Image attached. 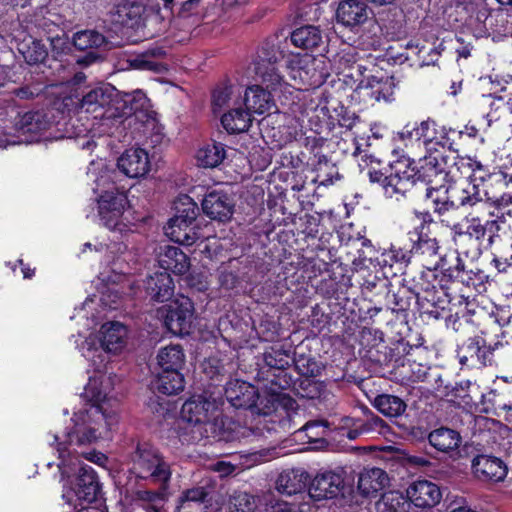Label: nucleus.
<instances>
[{"instance_id":"c9c22d12","label":"nucleus","mask_w":512,"mask_h":512,"mask_svg":"<svg viewBox=\"0 0 512 512\" xmlns=\"http://www.w3.org/2000/svg\"><path fill=\"white\" fill-rule=\"evenodd\" d=\"M157 360L162 371L172 369L180 371L184 364L185 355L180 345L172 344L159 350Z\"/></svg>"},{"instance_id":"72a5a7b5","label":"nucleus","mask_w":512,"mask_h":512,"mask_svg":"<svg viewBox=\"0 0 512 512\" xmlns=\"http://www.w3.org/2000/svg\"><path fill=\"white\" fill-rule=\"evenodd\" d=\"M171 476V466L162 456L157 459L155 463L151 464L147 468V471H144L138 477L144 480H148L160 487L168 488Z\"/></svg>"},{"instance_id":"13d9d810","label":"nucleus","mask_w":512,"mask_h":512,"mask_svg":"<svg viewBox=\"0 0 512 512\" xmlns=\"http://www.w3.org/2000/svg\"><path fill=\"white\" fill-rule=\"evenodd\" d=\"M14 96L19 99H30L34 96V93L27 86L9 89L8 97L4 98L3 101L6 104V107L11 108L12 111H15L16 109V104L13 98Z\"/></svg>"},{"instance_id":"4468645a","label":"nucleus","mask_w":512,"mask_h":512,"mask_svg":"<svg viewBox=\"0 0 512 512\" xmlns=\"http://www.w3.org/2000/svg\"><path fill=\"white\" fill-rule=\"evenodd\" d=\"M427 216L428 214H422L420 224L417 225L413 231H410L408 235L412 243L409 252L416 256L429 259L437 256L439 246L437 240L431 237L427 232Z\"/></svg>"},{"instance_id":"79ce46f5","label":"nucleus","mask_w":512,"mask_h":512,"mask_svg":"<svg viewBox=\"0 0 512 512\" xmlns=\"http://www.w3.org/2000/svg\"><path fill=\"white\" fill-rule=\"evenodd\" d=\"M166 51L159 46L151 47L133 58L131 66L141 70L159 71L161 64L158 60L164 58Z\"/></svg>"},{"instance_id":"338daca9","label":"nucleus","mask_w":512,"mask_h":512,"mask_svg":"<svg viewBox=\"0 0 512 512\" xmlns=\"http://www.w3.org/2000/svg\"><path fill=\"white\" fill-rule=\"evenodd\" d=\"M361 434H364V431H362L361 423H356V426H354L353 428H350L342 432V435L346 436L350 440H355Z\"/></svg>"},{"instance_id":"c03bdc74","label":"nucleus","mask_w":512,"mask_h":512,"mask_svg":"<svg viewBox=\"0 0 512 512\" xmlns=\"http://www.w3.org/2000/svg\"><path fill=\"white\" fill-rule=\"evenodd\" d=\"M174 222L194 223L198 215V206L188 195H181L174 202Z\"/></svg>"},{"instance_id":"e433bc0d","label":"nucleus","mask_w":512,"mask_h":512,"mask_svg":"<svg viewBox=\"0 0 512 512\" xmlns=\"http://www.w3.org/2000/svg\"><path fill=\"white\" fill-rule=\"evenodd\" d=\"M373 406L384 416L393 418L401 416L406 408V403L398 396L381 394L374 398Z\"/></svg>"},{"instance_id":"bf43d9fd","label":"nucleus","mask_w":512,"mask_h":512,"mask_svg":"<svg viewBox=\"0 0 512 512\" xmlns=\"http://www.w3.org/2000/svg\"><path fill=\"white\" fill-rule=\"evenodd\" d=\"M65 133L61 136L63 138H79L85 136L88 132V128L80 123L78 118H71L65 123Z\"/></svg>"},{"instance_id":"20e7f679","label":"nucleus","mask_w":512,"mask_h":512,"mask_svg":"<svg viewBox=\"0 0 512 512\" xmlns=\"http://www.w3.org/2000/svg\"><path fill=\"white\" fill-rule=\"evenodd\" d=\"M181 419L185 422L182 428L189 433L188 441L196 442L204 438L223 440V421L216 399L203 395L193 396L184 402Z\"/></svg>"},{"instance_id":"09e8293b","label":"nucleus","mask_w":512,"mask_h":512,"mask_svg":"<svg viewBox=\"0 0 512 512\" xmlns=\"http://www.w3.org/2000/svg\"><path fill=\"white\" fill-rule=\"evenodd\" d=\"M292 360L290 352L282 348L271 347L264 353L265 364L277 370H285Z\"/></svg>"},{"instance_id":"f257e3e1","label":"nucleus","mask_w":512,"mask_h":512,"mask_svg":"<svg viewBox=\"0 0 512 512\" xmlns=\"http://www.w3.org/2000/svg\"><path fill=\"white\" fill-rule=\"evenodd\" d=\"M109 381L110 377L105 376H101L99 380L97 378L90 379L84 389V396L92 403L84 410L74 414L73 427L65 432L63 440L58 435L53 436V444H56L60 460L57 466L62 479L70 477L80 464L68 446L95 443L99 439L107 437L109 431L117 423L116 411H108L106 408V402L109 401L107 391Z\"/></svg>"},{"instance_id":"37998d69","label":"nucleus","mask_w":512,"mask_h":512,"mask_svg":"<svg viewBox=\"0 0 512 512\" xmlns=\"http://www.w3.org/2000/svg\"><path fill=\"white\" fill-rule=\"evenodd\" d=\"M225 158V149L221 143H210L204 145L197 152L196 159L199 165L205 168L218 166Z\"/></svg>"},{"instance_id":"1a4fd4ad","label":"nucleus","mask_w":512,"mask_h":512,"mask_svg":"<svg viewBox=\"0 0 512 512\" xmlns=\"http://www.w3.org/2000/svg\"><path fill=\"white\" fill-rule=\"evenodd\" d=\"M281 58V52L275 46L265 45L261 47L254 61L255 75L271 91H282L287 85L277 68V62Z\"/></svg>"},{"instance_id":"2f4dec72","label":"nucleus","mask_w":512,"mask_h":512,"mask_svg":"<svg viewBox=\"0 0 512 512\" xmlns=\"http://www.w3.org/2000/svg\"><path fill=\"white\" fill-rule=\"evenodd\" d=\"M164 230L167 237L182 245L190 246L199 239V233L196 231L193 223L174 222V219L171 218L164 227Z\"/></svg>"},{"instance_id":"bb28decb","label":"nucleus","mask_w":512,"mask_h":512,"mask_svg":"<svg viewBox=\"0 0 512 512\" xmlns=\"http://www.w3.org/2000/svg\"><path fill=\"white\" fill-rule=\"evenodd\" d=\"M271 90L267 91L259 85L249 87L245 92L244 104L251 113H271L276 109Z\"/></svg>"},{"instance_id":"cd10ccee","label":"nucleus","mask_w":512,"mask_h":512,"mask_svg":"<svg viewBox=\"0 0 512 512\" xmlns=\"http://www.w3.org/2000/svg\"><path fill=\"white\" fill-rule=\"evenodd\" d=\"M309 480L308 473L302 469L284 470L277 478V490L286 495H293L303 491Z\"/></svg>"},{"instance_id":"69168bd1","label":"nucleus","mask_w":512,"mask_h":512,"mask_svg":"<svg viewBox=\"0 0 512 512\" xmlns=\"http://www.w3.org/2000/svg\"><path fill=\"white\" fill-rule=\"evenodd\" d=\"M85 458L99 466H104L107 462V457L101 452H90L85 455Z\"/></svg>"},{"instance_id":"c756f323","label":"nucleus","mask_w":512,"mask_h":512,"mask_svg":"<svg viewBox=\"0 0 512 512\" xmlns=\"http://www.w3.org/2000/svg\"><path fill=\"white\" fill-rule=\"evenodd\" d=\"M162 457L159 451L148 442H138L131 454L132 471L138 477L147 468Z\"/></svg>"},{"instance_id":"393cba45","label":"nucleus","mask_w":512,"mask_h":512,"mask_svg":"<svg viewBox=\"0 0 512 512\" xmlns=\"http://www.w3.org/2000/svg\"><path fill=\"white\" fill-rule=\"evenodd\" d=\"M483 20V26L487 33L493 38H501L512 34V13L503 10H496L489 14L479 11L477 18Z\"/></svg>"},{"instance_id":"dca6fc26","label":"nucleus","mask_w":512,"mask_h":512,"mask_svg":"<svg viewBox=\"0 0 512 512\" xmlns=\"http://www.w3.org/2000/svg\"><path fill=\"white\" fill-rule=\"evenodd\" d=\"M472 469L479 480L493 482L503 481L508 472L506 464L500 458L484 454L472 460Z\"/></svg>"},{"instance_id":"5fc2aeb1","label":"nucleus","mask_w":512,"mask_h":512,"mask_svg":"<svg viewBox=\"0 0 512 512\" xmlns=\"http://www.w3.org/2000/svg\"><path fill=\"white\" fill-rule=\"evenodd\" d=\"M329 429V422L326 420H313L307 422L302 428L310 442L316 441L325 436L326 431Z\"/></svg>"},{"instance_id":"603ef678","label":"nucleus","mask_w":512,"mask_h":512,"mask_svg":"<svg viewBox=\"0 0 512 512\" xmlns=\"http://www.w3.org/2000/svg\"><path fill=\"white\" fill-rule=\"evenodd\" d=\"M211 494V489L208 487H194L182 493L180 497L179 509H185L190 502L204 503L207 502Z\"/></svg>"},{"instance_id":"4be33fe9","label":"nucleus","mask_w":512,"mask_h":512,"mask_svg":"<svg viewBox=\"0 0 512 512\" xmlns=\"http://www.w3.org/2000/svg\"><path fill=\"white\" fill-rule=\"evenodd\" d=\"M146 292L151 300L165 302L174 295V282L168 272H155L145 281Z\"/></svg>"},{"instance_id":"7ed1b4c3","label":"nucleus","mask_w":512,"mask_h":512,"mask_svg":"<svg viewBox=\"0 0 512 512\" xmlns=\"http://www.w3.org/2000/svg\"><path fill=\"white\" fill-rule=\"evenodd\" d=\"M431 191L428 197L433 203L434 212L438 214L440 221L450 227L455 236H468L478 242L487 238L490 245L493 244L500 233L501 221L488 216L487 211H471L465 216L466 225L457 222L459 218L458 208L454 201L447 198L434 197Z\"/></svg>"},{"instance_id":"3c124183","label":"nucleus","mask_w":512,"mask_h":512,"mask_svg":"<svg viewBox=\"0 0 512 512\" xmlns=\"http://www.w3.org/2000/svg\"><path fill=\"white\" fill-rule=\"evenodd\" d=\"M255 507V498L243 491L235 492L229 501L230 512H252Z\"/></svg>"},{"instance_id":"4d7b16f0","label":"nucleus","mask_w":512,"mask_h":512,"mask_svg":"<svg viewBox=\"0 0 512 512\" xmlns=\"http://www.w3.org/2000/svg\"><path fill=\"white\" fill-rule=\"evenodd\" d=\"M146 102V95L141 90H135L131 93H125L124 104L129 105V107H126L129 111L124 112V114H129L139 109H142L145 106Z\"/></svg>"},{"instance_id":"a211bd4d","label":"nucleus","mask_w":512,"mask_h":512,"mask_svg":"<svg viewBox=\"0 0 512 512\" xmlns=\"http://www.w3.org/2000/svg\"><path fill=\"white\" fill-rule=\"evenodd\" d=\"M371 14V10L362 0H341L336 10L339 23L347 27L364 24Z\"/></svg>"},{"instance_id":"f704fd0d","label":"nucleus","mask_w":512,"mask_h":512,"mask_svg":"<svg viewBox=\"0 0 512 512\" xmlns=\"http://www.w3.org/2000/svg\"><path fill=\"white\" fill-rule=\"evenodd\" d=\"M155 388L163 394L174 395L184 389V378L178 370H167L158 373L154 382Z\"/></svg>"},{"instance_id":"39448f33","label":"nucleus","mask_w":512,"mask_h":512,"mask_svg":"<svg viewBox=\"0 0 512 512\" xmlns=\"http://www.w3.org/2000/svg\"><path fill=\"white\" fill-rule=\"evenodd\" d=\"M112 179L111 173L107 170L96 178L95 192L100 191L98 199V212L103 224L110 230H122V215L128 204L127 197L123 191H120L114 184L107 190H102L109 185Z\"/></svg>"},{"instance_id":"aec40b11","label":"nucleus","mask_w":512,"mask_h":512,"mask_svg":"<svg viewBox=\"0 0 512 512\" xmlns=\"http://www.w3.org/2000/svg\"><path fill=\"white\" fill-rule=\"evenodd\" d=\"M358 88L369 89L371 99L380 102H391L394 100L396 82L394 77H377L370 75L364 79H359Z\"/></svg>"},{"instance_id":"ea45409f","label":"nucleus","mask_w":512,"mask_h":512,"mask_svg":"<svg viewBox=\"0 0 512 512\" xmlns=\"http://www.w3.org/2000/svg\"><path fill=\"white\" fill-rule=\"evenodd\" d=\"M241 91L233 86L216 88L212 95V107L214 113L221 112L224 108L239 104L241 102Z\"/></svg>"},{"instance_id":"c85d7f7f","label":"nucleus","mask_w":512,"mask_h":512,"mask_svg":"<svg viewBox=\"0 0 512 512\" xmlns=\"http://www.w3.org/2000/svg\"><path fill=\"white\" fill-rule=\"evenodd\" d=\"M221 123L229 133H242L249 129L252 118L251 112L242 108V101L231 108L221 117Z\"/></svg>"},{"instance_id":"9d476101","label":"nucleus","mask_w":512,"mask_h":512,"mask_svg":"<svg viewBox=\"0 0 512 512\" xmlns=\"http://www.w3.org/2000/svg\"><path fill=\"white\" fill-rule=\"evenodd\" d=\"M113 94L114 88L110 85L95 87L83 96L80 108L92 114L94 119H114L118 115L117 108L111 105Z\"/></svg>"},{"instance_id":"ddd939ff","label":"nucleus","mask_w":512,"mask_h":512,"mask_svg":"<svg viewBox=\"0 0 512 512\" xmlns=\"http://www.w3.org/2000/svg\"><path fill=\"white\" fill-rule=\"evenodd\" d=\"M406 495L410 504L418 508L434 507L442 498V492L439 486L428 480L413 482L407 488Z\"/></svg>"},{"instance_id":"8fccbe9b","label":"nucleus","mask_w":512,"mask_h":512,"mask_svg":"<svg viewBox=\"0 0 512 512\" xmlns=\"http://www.w3.org/2000/svg\"><path fill=\"white\" fill-rule=\"evenodd\" d=\"M300 63H304L299 67V77L303 82H309L310 85H319L323 82V75L316 72L319 64L316 59L306 57Z\"/></svg>"},{"instance_id":"0eeeda50","label":"nucleus","mask_w":512,"mask_h":512,"mask_svg":"<svg viewBox=\"0 0 512 512\" xmlns=\"http://www.w3.org/2000/svg\"><path fill=\"white\" fill-rule=\"evenodd\" d=\"M505 349L501 340L487 341L481 336L467 339L458 349L459 362L463 366L493 365Z\"/></svg>"},{"instance_id":"5701e85b","label":"nucleus","mask_w":512,"mask_h":512,"mask_svg":"<svg viewBox=\"0 0 512 512\" xmlns=\"http://www.w3.org/2000/svg\"><path fill=\"white\" fill-rule=\"evenodd\" d=\"M127 329L120 322H108L100 330V342L106 352L118 353L126 345Z\"/></svg>"},{"instance_id":"a18cd8bd","label":"nucleus","mask_w":512,"mask_h":512,"mask_svg":"<svg viewBox=\"0 0 512 512\" xmlns=\"http://www.w3.org/2000/svg\"><path fill=\"white\" fill-rule=\"evenodd\" d=\"M488 216H493L494 220L501 221L500 232L506 228L512 227V196H502L495 201L494 210L487 211Z\"/></svg>"},{"instance_id":"f3484780","label":"nucleus","mask_w":512,"mask_h":512,"mask_svg":"<svg viewBox=\"0 0 512 512\" xmlns=\"http://www.w3.org/2000/svg\"><path fill=\"white\" fill-rule=\"evenodd\" d=\"M117 166L130 178L145 176L150 170L148 153L142 148L128 149L119 157Z\"/></svg>"},{"instance_id":"6e6d98bb","label":"nucleus","mask_w":512,"mask_h":512,"mask_svg":"<svg viewBox=\"0 0 512 512\" xmlns=\"http://www.w3.org/2000/svg\"><path fill=\"white\" fill-rule=\"evenodd\" d=\"M361 427L364 433H377L384 435L388 431L387 423L379 416L371 414L365 421L361 420Z\"/></svg>"},{"instance_id":"423d86ee","label":"nucleus","mask_w":512,"mask_h":512,"mask_svg":"<svg viewBox=\"0 0 512 512\" xmlns=\"http://www.w3.org/2000/svg\"><path fill=\"white\" fill-rule=\"evenodd\" d=\"M225 396L235 408L251 409L253 413L263 416V419L259 418L253 430L255 434L263 435L264 429L268 432L274 429L269 427L266 421V416L274 410V403L271 402L270 405L261 408L263 400H260L257 389L253 385L240 380L230 381L225 388Z\"/></svg>"},{"instance_id":"49530a36","label":"nucleus","mask_w":512,"mask_h":512,"mask_svg":"<svg viewBox=\"0 0 512 512\" xmlns=\"http://www.w3.org/2000/svg\"><path fill=\"white\" fill-rule=\"evenodd\" d=\"M105 42V37L95 30L78 31L73 36V44L78 50L99 48Z\"/></svg>"},{"instance_id":"6ab92c4d","label":"nucleus","mask_w":512,"mask_h":512,"mask_svg":"<svg viewBox=\"0 0 512 512\" xmlns=\"http://www.w3.org/2000/svg\"><path fill=\"white\" fill-rule=\"evenodd\" d=\"M202 209L209 218L224 222L232 217L234 202L228 194L212 191L203 199Z\"/></svg>"},{"instance_id":"052dcab7","label":"nucleus","mask_w":512,"mask_h":512,"mask_svg":"<svg viewBox=\"0 0 512 512\" xmlns=\"http://www.w3.org/2000/svg\"><path fill=\"white\" fill-rule=\"evenodd\" d=\"M386 300L388 308L393 312L405 311L409 307V301L400 295V291H389Z\"/></svg>"},{"instance_id":"f8f14e48","label":"nucleus","mask_w":512,"mask_h":512,"mask_svg":"<svg viewBox=\"0 0 512 512\" xmlns=\"http://www.w3.org/2000/svg\"><path fill=\"white\" fill-rule=\"evenodd\" d=\"M11 36L17 43V49L29 65L43 62L48 51L46 46L40 41L27 35L20 22L12 23Z\"/></svg>"},{"instance_id":"de8ad7c7","label":"nucleus","mask_w":512,"mask_h":512,"mask_svg":"<svg viewBox=\"0 0 512 512\" xmlns=\"http://www.w3.org/2000/svg\"><path fill=\"white\" fill-rule=\"evenodd\" d=\"M144 8L140 4L125 3L117 7V21L124 26L134 27L141 19Z\"/></svg>"},{"instance_id":"9b49d317","label":"nucleus","mask_w":512,"mask_h":512,"mask_svg":"<svg viewBox=\"0 0 512 512\" xmlns=\"http://www.w3.org/2000/svg\"><path fill=\"white\" fill-rule=\"evenodd\" d=\"M454 203L462 207H471L473 211H488L491 208L487 192L482 190L474 181L467 179L461 181L458 186L452 189Z\"/></svg>"},{"instance_id":"864d4df0","label":"nucleus","mask_w":512,"mask_h":512,"mask_svg":"<svg viewBox=\"0 0 512 512\" xmlns=\"http://www.w3.org/2000/svg\"><path fill=\"white\" fill-rule=\"evenodd\" d=\"M294 362L297 371L303 376L315 377L320 374V366L313 358L299 356Z\"/></svg>"},{"instance_id":"0e129e2a","label":"nucleus","mask_w":512,"mask_h":512,"mask_svg":"<svg viewBox=\"0 0 512 512\" xmlns=\"http://www.w3.org/2000/svg\"><path fill=\"white\" fill-rule=\"evenodd\" d=\"M269 512H303L297 504L277 502L271 506Z\"/></svg>"},{"instance_id":"b1692460","label":"nucleus","mask_w":512,"mask_h":512,"mask_svg":"<svg viewBox=\"0 0 512 512\" xmlns=\"http://www.w3.org/2000/svg\"><path fill=\"white\" fill-rule=\"evenodd\" d=\"M74 492L78 499L86 502H93L97 499L100 491L99 482L92 467L88 465L79 466Z\"/></svg>"},{"instance_id":"774afa93","label":"nucleus","mask_w":512,"mask_h":512,"mask_svg":"<svg viewBox=\"0 0 512 512\" xmlns=\"http://www.w3.org/2000/svg\"><path fill=\"white\" fill-rule=\"evenodd\" d=\"M476 165L477 167L480 166L477 162H472L471 159H465V158H459L457 161L454 162V167L460 171L461 168L468 167L469 170H473V166Z\"/></svg>"},{"instance_id":"f03ea898","label":"nucleus","mask_w":512,"mask_h":512,"mask_svg":"<svg viewBox=\"0 0 512 512\" xmlns=\"http://www.w3.org/2000/svg\"><path fill=\"white\" fill-rule=\"evenodd\" d=\"M391 170L389 175H384L381 171L369 172L370 181L380 184L385 195L391 199L399 201L406 198L417 181L430 185L426 194L430 201L428 194L431 191L435 192L434 197L450 199L446 195L449 189L444 183L455 175L447 168L446 158L442 155L426 156L416 167H410L408 160H399L391 166Z\"/></svg>"},{"instance_id":"58836bf2","label":"nucleus","mask_w":512,"mask_h":512,"mask_svg":"<svg viewBox=\"0 0 512 512\" xmlns=\"http://www.w3.org/2000/svg\"><path fill=\"white\" fill-rule=\"evenodd\" d=\"M441 132L444 133V136L440 138L437 136L438 129L437 124L434 120L428 119L422 121L418 127L414 129L415 137L417 139H423L424 143L436 142L438 144L445 145L449 141V134H455L456 131L453 129L445 130L444 127L441 128Z\"/></svg>"},{"instance_id":"4c0bfd02","label":"nucleus","mask_w":512,"mask_h":512,"mask_svg":"<svg viewBox=\"0 0 512 512\" xmlns=\"http://www.w3.org/2000/svg\"><path fill=\"white\" fill-rule=\"evenodd\" d=\"M376 508L377 512H409L411 504L407 495L398 491H389L382 495Z\"/></svg>"},{"instance_id":"6e6552de","label":"nucleus","mask_w":512,"mask_h":512,"mask_svg":"<svg viewBox=\"0 0 512 512\" xmlns=\"http://www.w3.org/2000/svg\"><path fill=\"white\" fill-rule=\"evenodd\" d=\"M157 314L171 333L189 334L194 317V305L188 297L181 295L158 309Z\"/></svg>"},{"instance_id":"412c9836","label":"nucleus","mask_w":512,"mask_h":512,"mask_svg":"<svg viewBox=\"0 0 512 512\" xmlns=\"http://www.w3.org/2000/svg\"><path fill=\"white\" fill-rule=\"evenodd\" d=\"M158 264L163 272L171 271L178 275L185 274L190 268L188 256L179 247L170 245L161 247Z\"/></svg>"},{"instance_id":"e2e57ef3","label":"nucleus","mask_w":512,"mask_h":512,"mask_svg":"<svg viewBox=\"0 0 512 512\" xmlns=\"http://www.w3.org/2000/svg\"><path fill=\"white\" fill-rule=\"evenodd\" d=\"M167 489L168 488H163L159 486V488L155 491L141 490L137 492V496L138 499L140 500L154 503L165 498Z\"/></svg>"},{"instance_id":"a878e982","label":"nucleus","mask_w":512,"mask_h":512,"mask_svg":"<svg viewBox=\"0 0 512 512\" xmlns=\"http://www.w3.org/2000/svg\"><path fill=\"white\" fill-rule=\"evenodd\" d=\"M388 482V475L383 469L377 467L364 468L359 474L358 489L362 495L369 497L384 489Z\"/></svg>"},{"instance_id":"a19ab883","label":"nucleus","mask_w":512,"mask_h":512,"mask_svg":"<svg viewBox=\"0 0 512 512\" xmlns=\"http://www.w3.org/2000/svg\"><path fill=\"white\" fill-rule=\"evenodd\" d=\"M17 115L18 120L15 125L18 131L23 134H38L46 130L49 125L44 115L40 112H26L23 115H19L17 112Z\"/></svg>"},{"instance_id":"2eb2a0df","label":"nucleus","mask_w":512,"mask_h":512,"mask_svg":"<svg viewBox=\"0 0 512 512\" xmlns=\"http://www.w3.org/2000/svg\"><path fill=\"white\" fill-rule=\"evenodd\" d=\"M344 488L343 477L335 472L327 471L316 475L309 487V495L315 501L336 497Z\"/></svg>"},{"instance_id":"7c9ffc66","label":"nucleus","mask_w":512,"mask_h":512,"mask_svg":"<svg viewBox=\"0 0 512 512\" xmlns=\"http://www.w3.org/2000/svg\"><path fill=\"white\" fill-rule=\"evenodd\" d=\"M429 443L438 451L448 453L458 449L461 443L460 434L450 428L441 427L428 435Z\"/></svg>"},{"instance_id":"473e14b6","label":"nucleus","mask_w":512,"mask_h":512,"mask_svg":"<svg viewBox=\"0 0 512 512\" xmlns=\"http://www.w3.org/2000/svg\"><path fill=\"white\" fill-rule=\"evenodd\" d=\"M291 42L299 48L309 50L323 44V32L317 26L305 25L291 33Z\"/></svg>"},{"instance_id":"680f3d73","label":"nucleus","mask_w":512,"mask_h":512,"mask_svg":"<svg viewBox=\"0 0 512 512\" xmlns=\"http://www.w3.org/2000/svg\"><path fill=\"white\" fill-rule=\"evenodd\" d=\"M327 170H335L334 165L330 164L327 160H320L316 166L317 179L322 185H329L333 183V174Z\"/></svg>"}]
</instances>
